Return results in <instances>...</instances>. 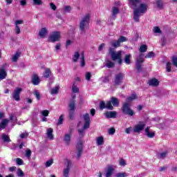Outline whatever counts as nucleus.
<instances>
[{"mask_svg":"<svg viewBox=\"0 0 177 177\" xmlns=\"http://www.w3.org/2000/svg\"><path fill=\"white\" fill-rule=\"evenodd\" d=\"M166 70L167 73H171V62H167L166 64Z\"/></svg>","mask_w":177,"mask_h":177,"instance_id":"nucleus-50","label":"nucleus"},{"mask_svg":"<svg viewBox=\"0 0 177 177\" xmlns=\"http://www.w3.org/2000/svg\"><path fill=\"white\" fill-rule=\"evenodd\" d=\"M48 32H49V31H48L47 27L41 28L39 30L38 35H39V37H40L41 38H45V37H46V35H48Z\"/></svg>","mask_w":177,"mask_h":177,"instance_id":"nucleus-15","label":"nucleus"},{"mask_svg":"<svg viewBox=\"0 0 177 177\" xmlns=\"http://www.w3.org/2000/svg\"><path fill=\"white\" fill-rule=\"evenodd\" d=\"M171 60L172 65L175 66V67H177V57L173 56L171 58Z\"/></svg>","mask_w":177,"mask_h":177,"instance_id":"nucleus-39","label":"nucleus"},{"mask_svg":"<svg viewBox=\"0 0 177 177\" xmlns=\"http://www.w3.org/2000/svg\"><path fill=\"white\" fill-rule=\"evenodd\" d=\"M118 12H119L118 8L114 6L112 10V16H113L114 17L116 15H118Z\"/></svg>","mask_w":177,"mask_h":177,"instance_id":"nucleus-40","label":"nucleus"},{"mask_svg":"<svg viewBox=\"0 0 177 177\" xmlns=\"http://www.w3.org/2000/svg\"><path fill=\"white\" fill-rule=\"evenodd\" d=\"M146 59H150V57H154V53L149 52L146 56Z\"/></svg>","mask_w":177,"mask_h":177,"instance_id":"nucleus-58","label":"nucleus"},{"mask_svg":"<svg viewBox=\"0 0 177 177\" xmlns=\"http://www.w3.org/2000/svg\"><path fill=\"white\" fill-rule=\"evenodd\" d=\"M118 41H119L120 44H121L122 42H127V39L124 36H120Z\"/></svg>","mask_w":177,"mask_h":177,"instance_id":"nucleus-48","label":"nucleus"},{"mask_svg":"<svg viewBox=\"0 0 177 177\" xmlns=\"http://www.w3.org/2000/svg\"><path fill=\"white\" fill-rule=\"evenodd\" d=\"M108 132L109 135H114V133H115V129L111 128L108 130Z\"/></svg>","mask_w":177,"mask_h":177,"instance_id":"nucleus-60","label":"nucleus"},{"mask_svg":"<svg viewBox=\"0 0 177 177\" xmlns=\"http://www.w3.org/2000/svg\"><path fill=\"white\" fill-rule=\"evenodd\" d=\"M100 108L101 110H103V109H106V104L104 103V102H101L100 103Z\"/></svg>","mask_w":177,"mask_h":177,"instance_id":"nucleus-61","label":"nucleus"},{"mask_svg":"<svg viewBox=\"0 0 177 177\" xmlns=\"http://www.w3.org/2000/svg\"><path fill=\"white\" fill-rule=\"evenodd\" d=\"M24 24V21L19 19L15 21V34H20V26Z\"/></svg>","mask_w":177,"mask_h":177,"instance_id":"nucleus-13","label":"nucleus"},{"mask_svg":"<svg viewBox=\"0 0 177 177\" xmlns=\"http://www.w3.org/2000/svg\"><path fill=\"white\" fill-rule=\"evenodd\" d=\"M17 175L19 177H24V172L21 171L20 169H17Z\"/></svg>","mask_w":177,"mask_h":177,"instance_id":"nucleus-45","label":"nucleus"},{"mask_svg":"<svg viewBox=\"0 0 177 177\" xmlns=\"http://www.w3.org/2000/svg\"><path fill=\"white\" fill-rule=\"evenodd\" d=\"M146 127V123L144 122H140L139 123L135 124L133 127V132L135 133H140L143 129H145V127Z\"/></svg>","mask_w":177,"mask_h":177,"instance_id":"nucleus-8","label":"nucleus"},{"mask_svg":"<svg viewBox=\"0 0 177 177\" xmlns=\"http://www.w3.org/2000/svg\"><path fill=\"white\" fill-rule=\"evenodd\" d=\"M21 55V53L20 52H17L15 54L13 55L12 60L14 62H17V60H19V57H20V55Z\"/></svg>","mask_w":177,"mask_h":177,"instance_id":"nucleus-29","label":"nucleus"},{"mask_svg":"<svg viewBox=\"0 0 177 177\" xmlns=\"http://www.w3.org/2000/svg\"><path fill=\"white\" fill-rule=\"evenodd\" d=\"M167 156H168V151H165L163 152L158 153V158H160L162 160H164V158H165V157H167Z\"/></svg>","mask_w":177,"mask_h":177,"instance_id":"nucleus-27","label":"nucleus"},{"mask_svg":"<svg viewBox=\"0 0 177 177\" xmlns=\"http://www.w3.org/2000/svg\"><path fill=\"white\" fill-rule=\"evenodd\" d=\"M119 104L120 102L118 99L115 98V97H112L111 100L106 103V108L108 109V110H113V106L114 107H118Z\"/></svg>","mask_w":177,"mask_h":177,"instance_id":"nucleus-6","label":"nucleus"},{"mask_svg":"<svg viewBox=\"0 0 177 177\" xmlns=\"http://www.w3.org/2000/svg\"><path fill=\"white\" fill-rule=\"evenodd\" d=\"M120 43L119 40H113L112 41H111V46H112L113 48H119V46H120Z\"/></svg>","mask_w":177,"mask_h":177,"instance_id":"nucleus-28","label":"nucleus"},{"mask_svg":"<svg viewBox=\"0 0 177 177\" xmlns=\"http://www.w3.org/2000/svg\"><path fill=\"white\" fill-rule=\"evenodd\" d=\"M10 172H15L16 171V167H11L9 168Z\"/></svg>","mask_w":177,"mask_h":177,"instance_id":"nucleus-64","label":"nucleus"},{"mask_svg":"<svg viewBox=\"0 0 177 177\" xmlns=\"http://www.w3.org/2000/svg\"><path fill=\"white\" fill-rule=\"evenodd\" d=\"M100 81H102V82H109V77H101Z\"/></svg>","mask_w":177,"mask_h":177,"instance_id":"nucleus-62","label":"nucleus"},{"mask_svg":"<svg viewBox=\"0 0 177 177\" xmlns=\"http://www.w3.org/2000/svg\"><path fill=\"white\" fill-rule=\"evenodd\" d=\"M145 60L143 59V55H140V57L137 58L136 66V68L140 71L141 67H142V63H143Z\"/></svg>","mask_w":177,"mask_h":177,"instance_id":"nucleus-17","label":"nucleus"},{"mask_svg":"<svg viewBox=\"0 0 177 177\" xmlns=\"http://www.w3.org/2000/svg\"><path fill=\"white\" fill-rule=\"evenodd\" d=\"M2 139L3 142H10V138H9V136L6 134H3Z\"/></svg>","mask_w":177,"mask_h":177,"instance_id":"nucleus-43","label":"nucleus"},{"mask_svg":"<svg viewBox=\"0 0 177 177\" xmlns=\"http://www.w3.org/2000/svg\"><path fill=\"white\" fill-rule=\"evenodd\" d=\"M95 143L97 146H104L105 143L104 136H100L95 138Z\"/></svg>","mask_w":177,"mask_h":177,"instance_id":"nucleus-16","label":"nucleus"},{"mask_svg":"<svg viewBox=\"0 0 177 177\" xmlns=\"http://www.w3.org/2000/svg\"><path fill=\"white\" fill-rule=\"evenodd\" d=\"M80 66L81 67H85V57L84 54H82L80 57Z\"/></svg>","mask_w":177,"mask_h":177,"instance_id":"nucleus-36","label":"nucleus"},{"mask_svg":"<svg viewBox=\"0 0 177 177\" xmlns=\"http://www.w3.org/2000/svg\"><path fill=\"white\" fill-rule=\"evenodd\" d=\"M131 54L126 55L124 57V63L126 64H131Z\"/></svg>","mask_w":177,"mask_h":177,"instance_id":"nucleus-31","label":"nucleus"},{"mask_svg":"<svg viewBox=\"0 0 177 177\" xmlns=\"http://www.w3.org/2000/svg\"><path fill=\"white\" fill-rule=\"evenodd\" d=\"M156 4H157L158 8L161 9V8H162V0H158L156 1Z\"/></svg>","mask_w":177,"mask_h":177,"instance_id":"nucleus-54","label":"nucleus"},{"mask_svg":"<svg viewBox=\"0 0 177 177\" xmlns=\"http://www.w3.org/2000/svg\"><path fill=\"white\" fill-rule=\"evenodd\" d=\"M106 66V67H108V68H111L114 67V62H113L111 61H108Z\"/></svg>","mask_w":177,"mask_h":177,"instance_id":"nucleus-49","label":"nucleus"},{"mask_svg":"<svg viewBox=\"0 0 177 177\" xmlns=\"http://www.w3.org/2000/svg\"><path fill=\"white\" fill-rule=\"evenodd\" d=\"M119 165H120V167H125V165H127V162L124 159H121L119 162Z\"/></svg>","mask_w":177,"mask_h":177,"instance_id":"nucleus-56","label":"nucleus"},{"mask_svg":"<svg viewBox=\"0 0 177 177\" xmlns=\"http://www.w3.org/2000/svg\"><path fill=\"white\" fill-rule=\"evenodd\" d=\"M52 164H53V160L51 159V160L47 161V162H46V168H49V167H50V165H52Z\"/></svg>","mask_w":177,"mask_h":177,"instance_id":"nucleus-55","label":"nucleus"},{"mask_svg":"<svg viewBox=\"0 0 177 177\" xmlns=\"http://www.w3.org/2000/svg\"><path fill=\"white\" fill-rule=\"evenodd\" d=\"M91 124V118L89 117V113H85L83 115V122H79L77 127H82V129L79 130V134L80 136H82L84 133V130L88 129L89 125Z\"/></svg>","mask_w":177,"mask_h":177,"instance_id":"nucleus-3","label":"nucleus"},{"mask_svg":"<svg viewBox=\"0 0 177 177\" xmlns=\"http://www.w3.org/2000/svg\"><path fill=\"white\" fill-rule=\"evenodd\" d=\"M62 38V33L59 31H53L48 37V41L50 42H57L60 41Z\"/></svg>","mask_w":177,"mask_h":177,"instance_id":"nucleus-7","label":"nucleus"},{"mask_svg":"<svg viewBox=\"0 0 177 177\" xmlns=\"http://www.w3.org/2000/svg\"><path fill=\"white\" fill-rule=\"evenodd\" d=\"M48 139H49L50 140H53L54 137H53V129L52 128H48L46 130V133Z\"/></svg>","mask_w":177,"mask_h":177,"instance_id":"nucleus-20","label":"nucleus"},{"mask_svg":"<svg viewBox=\"0 0 177 177\" xmlns=\"http://www.w3.org/2000/svg\"><path fill=\"white\" fill-rule=\"evenodd\" d=\"M33 95L35 96L37 100H39V99H41V93H39V91H38L37 90H35V91L33 92Z\"/></svg>","mask_w":177,"mask_h":177,"instance_id":"nucleus-38","label":"nucleus"},{"mask_svg":"<svg viewBox=\"0 0 177 177\" xmlns=\"http://www.w3.org/2000/svg\"><path fill=\"white\" fill-rule=\"evenodd\" d=\"M146 50H147V46L142 45L140 47V52H141L142 53L146 52Z\"/></svg>","mask_w":177,"mask_h":177,"instance_id":"nucleus-46","label":"nucleus"},{"mask_svg":"<svg viewBox=\"0 0 177 177\" xmlns=\"http://www.w3.org/2000/svg\"><path fill=\"white\" fill-rule=\"evenodd\" d=\"M122 80H124V74L123 73H118L115 75L114 82L115 85H120L122 83Z\"/></svg>","mask_w":177,"mask_h":177,"instance_id":"nucleus-14","label":"nucleus"},{"mask_svg":"<svg viewBox=\"0 0 177 177\" xmlns=\"http://www.w3.org/2000/svg\"><path fill=\"white\" fill-rule=\"evenodd\" d=\"M89 19H91V17L89 15H86L80 21V30L82 32H84L85 30H87V28H89Z\"/></svg>","mask_w":177,"mask_h":177,"instance_id":"nucleus-5","label":"nucleus"},{"mask_svg":"<svg viewBox=\"0 0 177 177\" xmlns=\"http://www.w3.org/2000/svg\"><path fill=\"white\" fill-rule=\"evenodd\" d=\"M32 82L33 85H38L39 84V77H38V75H34L32 78Z\"/></svg>","mask_w":177,"mask_h":177,"instance_id":"nucleus-26","label":"nucleus"},{"mask_svg":"<svg viewBox=\"0 0 177 177\" xmlns=\"http://www.w3.org/2000/svg\"><path fill=\"white\" fill-rule=\"evenodd\" d=\"M115 171V166L109 165L106 167L105 177H111Z\"/></svg>","mask_w":177,"mask_h":177,"instance_id":"nucleus-12","label":"nucleus"},{"mask_svg":"<svg viewBox=\"0 0 177 177\" xmlns=\"http://www.w3.org/2000/svg\"><path fill=\"white\" fill-rule=\"evenodd\" d=\"M153 31L155 34H161V29L158 26L154 27Z\"/></svg>","mask_w":177,"mask_h":177,"instance_id":"nucleus-44","label":"nucleus"},{"mask_svg":"<svg viewBox=\"0 0 177 177\" xmlns=\"http://www.w3.org/2000/svg\"><path fill=\"white\" fill-rule=\"evenodd\" d=\"M34 5H37V6H41L44 3L42 0H32Z\"/></svg>","mask_w":177,"mask_h":177,"instance_id":"nucleus-37","label":"nucleus"},{"mask_svg":"<svg viewBox=\"0 0 177 177\" xmlns=\"http://www.w3.org/2000/svg\"><path fill=\"white\" fill-rule=\"evenodd\" d=\"M72 91L73 93H78L80 92V88L75 85V83H73L72 86Z\"/></svg>","mask_w":177,"mask_h":177,"instance_id":"nucleus-35","label":"nucleus"},{"mask_svg":"<svg viewBox=\"0 0 177 177\" xmlns=\"http://www.w3.org/2000/svg\"><path fill=\"white\" fill-rule=\"evenodd\" d=\"M22 91L23 88H21V87H17L14 89V91L12 93V97L17 102H19L20 100V93H21Z\"/></svg>","mask_w":177,"mask_h":177,"instance_id":"nucleus-9","label":"nucleus"},{"mask_svg":"<svg viewBox=\"0 0 177 177\" xmlns=\"http://www.w3.org/2000/svg\"><path fill=\"white\" fill-rule=\"evenodd\" d=\"M9 125V119H3L0 123V129H5Z\"/></svg>","mask_w":177,"mask_h":177,"instance_id":"nucleus-23","label":"nucleus"},{"mask_svg":"<svg viewBox=\"0 0 177 177\" xmlns=\"http://www.w3.org/2000/svg\"><path fill=\"white\" fill-rule=\"evenodd\" d=\"M68 172H70V169L66 168L64 170V177H68Z\"/></svg>","mask_w":177,"mask_h":177,"instance_id":"nucleus-57","label":"nucleus"},{"mask_svg":"<svg viewBox=\"0 0 177 177\" xmlns=\"http://www.w3.org/2000/svg\"><path fill=\"white\" fill-rule=\"evenodd\" d=\"M64 142L66 146L70 145V142H71V134H65L64 137Z\"/></svg>","mask_w":177,"mask_h":177,"instance_id":"nucleus-24","label":"nucleus"},{"mask_svg":"<svg viewBox=\"0 0 177 177\" xmlns=\"http://www.w3.org/2000/svg\"><path fill=\"white\" fill-rule=\"evenodd\" d=\"M136 97H137L136 95L133 94L127 99V102H124L123 104L122 111L124 114H127V115H130V117H132V115L135 114V111H133V110L129 108L130 105L129 103V102H132L133 100H135Z\"/></svg>","mask_w":177,"mask_h":177,"instance_id":"nucleus-2","label":"nucleus"},{"mask_svg":"<svg viewBox=\"0 0 177 177\" xmlns=\"http://www.w3.org/2000/svg\"><path fill=\"white\" fill-rule=\"evenodd\" d=\"M31 153H32V152H31V150H30V149H27L26 150L25 156L26 158H28V160H30V158H31Z\"/></svg>","mask_w":177,"mask_h":177,"instance_id":"nucleus-41","label":"nucleus"},{"mask_svg":"<svg viewBox=\"0 0 177 177\" xmlns=\"http://www.w3.org/2000/svg\"><path fill=\"white\" fill-rule=\"evenodd\" d=\"M145 135L147 138L149 139H153L154 136H156V131L152 130L150 129V127H147L145 130Z\"/></svg>","mask_w":177,"mask_h":177,"instance_id":"nucleus-10","label":"nucleus"},{"mask_svg":"<svg viewBox=\"0 0 177 177\" xmlns=\"http://www.w3.org/2000/svg\"><path fill=\"white\" fill-rule=\"evenodd\" d=\"M63 121H64V117L63 115H61L58 119L57 125H62V124H63Z\"/></svg>","mask_w":177,"mask_h":177,"instance_id":"nucleus-47","label":"nucleus"},{"mask_svg":"<svg viewBox=\"0 0 177 177\" xmlns=\"http://www.w3.org/2000/svg\"><path fill=\"white\" fill-rule=\"evenodd\" d=\"M27 136H28V133H22L21 135H20V138L21 139H24L26 138H27Z\"/></svg>","mask_w":177,"mask_h":177,"instance_id":"nucleus-63","label":"nucleus"},{"mask_svg":"<svg viewBox=\"0 0 177 177\" xmlns=\"http://www.w3.org/2000/svg\"><path fill=\"white\" fill-rule=\"evenodd\" d=\"M133 131V128H132V127H129V128H127L124 130L125 133H131V132Z\"/></svg>","mask_w":177,"mask_h":177,"instance_id":"nucleus-59","label":"nucleus"},{"mask_svg":"<svg viewBox=\"0 0 177 177\" xmlns=\"http://www.w3.org/2000/svg\"><path fill=\"white\" fill-rule=\"evenodd\" d=\"M78 59H80V53L75 52L73 56L72 60L74 63H77V62H78Z\"/></svg>","mask_w":177,"mask_h":177,"instance_id":"nucleus-30","label":"nucleus"},{"mask_svg":"<svg viewBox=\"0 0 177 177\" xmlns=\"http://www.w3.org/2000/svg\"><path fill=\"white\" fill-rule=\"evenodd\" d=\"M129 175L127 172H119L115 175V177H127Z\"/></svg>","mask_w":177,"mask_h":177,"instance_id":"nucleus-34","label":"nucleus"},{"mask_svg":"<svg viewBox=\"0 0 177 177\" xmlns=\"http://www.w3.org/2000/svg\"><path fill=\"white\" fill-rule=\"evenodd\" d=\"M6 71L5 70V66L0 68V80H5L6 78Z\"/></svg>","mask_w":177,"mask_h":177,"instance_id":"nucleus-19","label":"nucleus"},{"mask_svg":"<svg viewBox=\"0 0 177 177\" xmlns=\"http://www.w3.org/2000/svg\"><path fill=\"white\" fill-rule=\"evenodd\" d=\"M15 161H16L17 165H23V164H24L23 160L21 158H18L15 159Z\"/></svg>","mask_w":177,"mask_h":177,"instance_id":"nucleus-51","label":"nucleus"},{"mask_svg":"<svg viewBox=\"0 0 177 177\" xmlns=\"http://www.w3.org/2000/svg\"><path fill=\"white\" fill-rule=\"evenodd\" d=\"M49 5H50V8L52 10L55 11L57 9V7L55 4V3H50Z\"/></svg>","mask_w":177,"mask_h":177,"instance_id":"nucleus-52","label":"nucleus"},{"mask_svg":"<svg viewBox=\"0 0 177 177\" xmlns=\"http://www.w3.org/2000/svg\"><path fill=\"white\" fill-rule=\"evenodd\" d=\"M50 74H52L50 72V69L46 68L43 74V77H44V78H49Z\"/></svg>","mask_w":177,"mask_h":177,"instance_id":"nucleus-32","label":"nucleus"},{"mask_svg":"<svg viewBox=\"0 0 177 177\" xmlns=\"http://www.w3.org/2000/svg\"><path fill=\"white\" fill-rule=\"evenodd\" d=\"M40 114H41L43 117H48V115H49V111H48V110H43V111H41Z\"/></svg>","mask_w":177,"mask_h":177,"instance_id":"nucleus-42","label":"nucleus"},{"mask_svg":"<svg viewBox=\"0 0 177 177\" xmlns=\"http://www.w3.org/2000/svg\"><path fill=\"white\" fill-rule=\"evenodd\" d=\"M69 117L70 118H73V115L74 114V111L75 110V101L72 100L69 102Z\"/></svg>","mask_w":177,"mask_h":177,"instance_id":"nucleus-11","label":"nucleus"},{"mask_svg":"<svg viewBox=\"0 0 177 177\" xmlns=\"http://www.w3.org/2000/svg\"><path fill=\"white\" fill-rule=\"evenodd\" d=\"M77 158L81 157V154H82V141H80L77 145Z\"/></svg>","mask_w":177,"mask_h":177,"instance_id":"nucleus-21","label":"nucleus"},{"mask_svg":"<svg viewBox=\"0 0 177 177\" xmlns=\"http://www.w3.org/2000/svg\"><path fill=\"white\" fill-rule=\"evenodd\" d=\"M71 6H65L62 8L63 12L64 13H70L71 12Z\"/></svg>","mask_w":177,"mask_h":177,"instance_id":"nucleus-33","label":"nucleus"},{"mask_svg":"<svg viewBox=\"0 0 177 177\" xmlns=\"http://www.w3.org/2000/svg\"><path fill=\"white\" fill-rule=\"evenodd\" d=\"M141 0H129V6L133 10V19L135 21H139L141 15L147 12L149 3H140Z\"/></svg>","mask_w":177,"mask_h":177,"instance_id":"nucleus-1","label":"nucleus"},{"mask_svg":"<svg viewBox=\"0 0 177 177\" xmlns=\"http://www.w3.org/2000/svg\"><path fill=\"white\" fill-rule=\"evenodd\" d=\"M59 89H60V86L57 85L50 90L51 95H57L59 93Z\"/></svg>","mask_w":177,"mask_h":177,"instance_id":"nucleus-25","label":"nucleus"},{"mask_svg":"<svg viewBox=\"0 0 177 177\" xmlns=\"http://www.w3.org/2000/svg\"><path fill=\"white\" fill-rule=\"evenodd\" d=\"M148 84L150 86H158L160 85V81L156 78H152L149 80Z\"/></svg>","mask_w":177,"mask_h":177,"instance_id":"nucleus-18","label":"nucleus"},{"mask_svg":"<svg viewBox=\"0 0 177 177\" xmlns=\"http://www.w3.org/2000/svg\"><path fill=\"white\" fill-rule=\"evenodd\" d=\"M122 53H124L122 50L115 51L112 48L109 49V55L112 60L118 62L120 65L122 64Z\"/></svg>","mask_w":177,"mask_h":177,"instance_id":"nucleus-4","label":"nucleus"},{"mask_svg":"<svg viewBox=\"0 0 177 177\" xmlns=\"http://www.w3.org/2000/svg\"><path fill=\"white\" fill-rule=\"evenodd\" d=\"M106 118H115L117 117L116 111H108L105 113Z\"/></svg>","mask_w":177,"mask_h":177,"instance_id":"nucleus-22","label":"nucleus"},{"mask_svg":"<svg viewBox=\"0 0 177 177\" xmlns=\"http://www.w3.org/2000/svg\"><path fill=\"white\" fill-rule=\"evenodd\" d=\"M91 77H92V75L89 72H87L85 75V78L86 81H91Z\"/></svg>","mask_w":177,"mask_h":177,"instance_id":"nucleus-53","label":"nucleus"}]
</instances>
